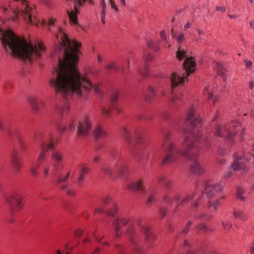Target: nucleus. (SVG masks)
I'll use <instances>...</instances> for the list:
<instances>
[{"instance_id": "0eeeda50", "label": "nucleus", "mask_w": 254, "mask_h": 254, "mask_svg": "<svg viewBox=\"0 0 254 254\" xmlns=\"http://www.w3.org/2000/svg\"><path fill=\"white\" fill-rule=\"evenodd\" d=\"M33 139L36 142L40 143L41 152L38 157V162L40 165L45 160L48 150L55 149L56 143L51 139L50 135H44L40 132L36 133Z\"/></svg>"}, {"instance_id": "f03ea898", "label": "nucleus", "mask_w": 254, "mask_h": 254, "mask_svg": "<svg viewBox=\"0 0 254 254\" xmlns=\"http://www.w3.org/2000/svg\"><path fill=\"white\" fill-rule=\"evenodd\" d=\"M201 118L196 115L195 109L191 108L186 118L183 127V138L185 146L184 150H178L176 144L170 139L168 133L165 135L164 143L162 148L165 152V157L162 160L163 165L173 163L177 155L180 154L192 162L190 165L191 172L195 175H201L205 171L204 167L197 159L200 147L197 143L201 136L200 131L196 127L201 123Z\"/></svg>"}, {"instance_id": "052dcab7", "label": "nucleus", "mask_w": 254, "mask_h": 254, "mask_svg": "<svg viewBox=\"0 0 254 254\" xmlns=\"http://www.w3.org/2000/svg\"><path fill=\"white\" fill-rule=\"evenodd\" d=\"M218 153L221 155L223 156L225 154V150L224 148H219L218 149Z\"/></svg>"}, {"instance_id": "f704fd0d", "label": "nucleus", "mask_w": 254, "mask_h": 254, "mask_svg": "<svg viewBox=\"0 0 254 254\" xmlns=\"http://www.w3.org/2000/svg\"><path fill=\"white\" fill-rule=\"evenodd\" d=\"M197 35L195 36L194 37V41L197 42L199 43L202 39L204 35V33L203 30L201 29H197Z\"/></svg>"}, {"instance_id": "1a4fd4ad", "label": "nucleus", "mask_w": 254, "mask_h": 254, "mask_svg": "<svg viewBox=\"0 0 254 254\" xmlns=\"http://www.w3.org/2000/svg\"><path fill=\"white\" fill-rule=\"evenodd\" d=\"M122 135L127 143L129 148H137L143 143L142 135L139 133L132 134L130 130L127 127H124L122 131Z\"/></svg>"}, {"instance_id": "58836bf2", "label": "nucleus", "mask_w": 254, "mask_h": 254, "mask_svg": "<svg viewBox=\"0 0 254 254\" xmlns=\"http://www.w3.org/2000/svg\"><path fill=\"white\" fill-rule=\"evenodd\" d=\"M192 223L193 222L191 220L188 221L185 227L182 231L181 233L185 234L189 232L190 231V226L192 225Z\"/></svg>"}, {"instance_id": "ea45409f", "label": "nucleus", "mask_w": 254, "mask_h": 254, "mask_svg": "<svg viewBox=\"0 0 254 254\" xmlns=\"http://www.w3.org/2000/svg\"><path fill=\"white\" fill-rule=\"evenodd\" d=\"M137 118L140 120L149 121L151 119V117L148 113L140 115Z\"/></svg>"}, {"instance_id": "5fc2aeb1", "label": "nucleus", "mask_w": 254, "mask_h": 254, "mask_svg": "<svg viewBox=\"0 0 254 254\" xmlns=\"http://www.w3.org/2000/svg\"><path fill=\"white\" fill-rule=\"evenodd\" d=\"M112 199V197L110 196H106L103 198L102 201L105 204H107L110 200Z\"/></svg>"}, {"instance_id": "c03bdc74", "label": "nucleus", "mask_w": 254, "mask_h": 254, "mask_svg": "<svg viewBox=\"0 0 254 254\" xmlns=\"http://www.w3.org/2000/svg\"><path fill=\"white\" fill-rule=\"evenodd\" d=\"M69 110V107L68 105H65L64 107H63L62 109H59V112L60 114H62V115H64V114H66Z\"/></svg>"}, {"instance_id": "7c9ffc66", "label": "nucleus", "mask_w": 254, "mask_h": 254, "mask_svg": "<svg viewBox=\"0 0 254 254\" xmlns=\"http://www.w3.org/2000/svg\"><path fill=\"white\" fill-rule=\"evenodd\" d=\"M70 172H68L65 176H64L63 175H59L58 176V178L57 180V184H61L65 182L70 176Z\"/></svg>"}, {"instance_id": "a18cd8bd", "label": "nucleus", "mask_w": 254, "mask_h": 254, "mask_svg": "<svg viewBox=\"0 0 254 254\" xmlns=\"http://www.w3.org/2000/svg\"><path fill=\"white\" fill-rule=\"evenodd\" d=\"M209 207H213V208L216 210L218 208V207L220 204V199H217L215 202L213 203L209 202Z\"/></svg>"}, {"instance_id": "13d9d810", "label": "nucleus", "mask_w": 254, "mask_h": 254, "mask_svg": "<svg viewBox=\"0 0 254 254\" xmlns=\"http://www.w3.org/2000/svg\"><path fill=\"white\" fill-rule=\"evenodd\" d=\"M49 171V168L48 166H45L44 169V176L45 177H47Z\"/></svg>"}, {"instance_id": "f257e3e1", "label": "nucleus", "mask_w": 254, "mask_h": 254, "mask_svg": "<svg viewBox=\"0 0 254 254\" xmlns=\"http://www.w3.org/2000/svg\"><path fill=\"white\" fill-rule=\"evenodd\" d=\"M55 35L59 42L58 51L56 52L59 62L50 84L57 94L66 99L72 95L81 97L86 95L92 88L96 93L100 94L99 85L93 86L89 77L81 75L77 68L81 44L70 40L61 25L58 26Z\"/></svg>"}, {"instance_id": "4468645a", "label": "nucleus", "mask_w": 254, "mask_h": 254, "mask_svg": "<svg viewBox=\"0 0 254 254\" xmlns=\"http://www.w3.org/2000/svg\"><path fill=\"white\" fill-rule=\"evenodd\" d=\"M172 184V181L169 178H168L164 184L166 192L164 195L163 199L166 203L168 204L171 203L174 199L178 201L180 199V196L179 195H176L174 196L171 194V193L172 192V190H171Z\"/></svg>"}, {"instance_id": "72a5a7b5", "label": "nucleus", "mask_w": 254, "mask_h": 254, "mask_svg": "<svg viewBox=\"0 0 254 254\" xmlns=\"http://www.w3.org/2000/svg\"><path fill=\"white\" fill-rule=\"evenodd\" d=\"M101 6L102 7V12H101V19L103 23L105 22V19L106 17V4L105 0H101Z\"/></svg>"}, {"instance_id": "e433bc0d", "label": "nucleus", "mask_w": 254, "mask_h": 254, "mask_svg": "<svg viewBox=\"0 0 254 254\" xmlns=\"http://www.w3.org/2000/svg\"><path fill=\"white\" fill-rule=\"evenodd\" d=\"M221 223L223 228L226 230L230 229L232 226L231 221L227 219L223 220Z\"/></svg>"}, {"instance_id": "2f4dec72", "label": "nucleus", "mask_w": 254, "mask_h": 254, "mask_svg": "<svg viewBox=\"0 0 254 254\" xmlns=\"http://www.w3.org/2000/svg\"><path fill=\"white\" fill-rule=\"evenodd\" d=\"M201 202V197H199L197 200L193 202L191 207V209L193 213H196L198 212V210H197L198 207L200 205Z\"/></svg>"}, {"instance_id": "9b49d317", "label": "nucleus", "mask_w": 254, "mask_h": 254, "mask_svg": "<svg viewBox=\"0 0 254 254\" xmlns=\"http://www.w3.org/2000/svg\"><path fill=\"white\" fill-rule=\"evenodd\" d=\"M245 159L244 156L239 155L236 153L234 155V162L231 165L229 171L225 175V178H229L232 175V171L234 172L240 171L245 173L246 170V165L244 162Z\"/></svg>"}, {"instance_id": "423d86ee", "label": "nucleus", "mask_w": 254, "mask_h": 254, "mask_svg": "<svg viewBox=\"0 0 254 254\" xmlns=\"http://www.w3.org/2000/svg\"><path fill=\"white\" fill-rule=\"evenodd\" d=\"M240 129H241V131L240 133V136L242 138V135L244 134V128L239 122L234 121L229 125L224 124L218 125L215 127L214 134L216 136L226 138L229 141L228 145L232 147L234 142L233 137L236 132L240 131Z\"/></svg>"}, {"instance_id": "c756f323", "label": "nucleus", "mask_w": 254, "mask_h": 254, "mask_svg": "<svg viewBox=\"0 0 254 254\" xmlns=\"http://www.w3.org/2000/svg\"><path fill=\"white\" fill-rule=\"evenodd\" d=\"M60 189L65 191L68 195L70 196H73L75 194V192L73 190L69 188V186L68 185H62L60 187Z\"/></svg>"}, {"instance_id": "4be33fe9", "label": "nucleus", "mask_w": 254, "mask_h": 254, "mask_svg": "<svg viewBox=\"0 0 254 254\" xmlns=\"http://www.w3.org/2000/svg\"><path fill=\"white\" fill-rule=\"evenodd\" d=\"M82 168L80 172L79 177L78 180V184L81 187L84 179V176L89 172V168L86 167L84 164H80Z\"/></svg>"}, {"instance_id": "20e7f679", "label": "nucleus", "mask_w": 254, "mask_h": 254, "mask_svg": "<svg viewBox=\"0 0 254 254\" xmlns=\"http://www.w3.org/2000/svg\"><path fill=\"white\" fill-rule=\"evenodd\" d=\"M0 40L6 53L26 62L37 60L45 51L42 42L38 41L34 46L11 30H3L0 26Z\"/></svg>"}, {"instance_id": "79ce46f5", "label": "nucleus", "mask_w": 254, "mask_h": 254, "mask_svg": "<svg viewBox=\"0 0 254 254\" xmlns=\"http://www.w3.org/2000/svg\"><path fill=\"white\" fill-rule=\"evenodd\" d=\"M39 167V165H37L36 167H35L34 166H31L30 168V171L31 173V174L33 177H36L38 174V169Z\"/></svg>"}, {"instance_id": "2eb2a0df", "label": "nucleus", "mask_w": 254, "mask_h": 254, "mask_svg": "<svg viewBox=\"0 0 254 254\" xmlns=\"http://www.w3.org/2000/svg\"><path fill=\"white\" fill-rule=\"evenodd\" d=\"M205 193L208 198H210L217 192L221 191L222 186L217 183H210L207 182L205 183Z\"/></svg>"}, {"instance_id": "774afa93", "label": "nucleus", "mask_w": 254, "mask_h": 254, "mask_svg": "<svg viewBox=\"0 0 254 254\" xmlns=\"http://www.w3.org/2000/svg\"><path fill=\"white\" fill-rule=\"evenodd\" d=\"M252 64V62L251 61H248L246 62V66L247 67H249Z\"/></svg>"}, {"instance_id": "9d476101", "label": "nucleus", "mask_w": 254, "mask_h": 254, "mask_svg": "<svg viewBox=\"0 0 254 254\" xmlns=\"http://www.w3.org/2000/svg\"><path fill=\"white\" fill-rule=\"evenodd\" d=\"M126 171V166L122 160L118 161L113 167L105 164L101 168V172L109 177H111L114 175L121 176L124 175Z\"/></svg>"}, {"instance_id": "39448f33", "label": "nucleus", "mask_w": 254, "mask_h": 254, "mask_svg": "<svg viewBox=\"0 0 254 254\" xmlns=\"http://www.w3.org/2000/svg\"><path fill=\"white\" fill-rule=\"evenodd\" d=\"M177 58L180 61L183 60L184 58H186V60L183 64L185 73H183V75H179L176 72H173L172 73L171 80L173 88L179 85L183 84L187 77L194 72L196 66L194 58L193 57H189L187 51L183 49L181 46L178 47L177 52Z\"/></svg>"}, {"instance_id": "5701e85b", "label": "nucleus", "mask_w": 254, "mask_h": 254, "mask_svg": "<svg viewBox=\"0 0 254 254\" xmlns=\"http://www.w3.org/2000/svg\"><path fill=\"white\" fill-rule=\"evenodd\" d=\"M215 68L218 74L222 77L224 81H226L227 80V76L224 73V71H225V67L224 65L220 63L216 62Z\"/></svg>"}, {"instance_id": "8fccbe9b", "label": "nucleus", "mask_w": 254, "mask_h": 254, "mask_svg": "<svg viewBox=\"0 0 254 254\" xmlns=\"http://www.w3.org/2000/svg\"><path fill=\"white\" fill-rule=\"evenodd\" d=\"M76 123L74 121L70 120L69 122L68 129L70 130H74L75 128Z\"/></svg>"}, {"instance_id": "09e8293b", "label": "nucleus", "mask_w": 254, "mask_h": 254, "mask_svg": "<svg viewBox=\"0 0 254 254\" xmlns=\"http://www.w3.org/2000/svg\"><path fill=\"white\" fill-rule=\"evenodd\" d=\"M109 3L110 4L111 8L114 9L116 12H118L119 11V8L116 5L114 0H109Z\"/></svg>"}, {"instance_id": "680f3d73", "label": "nucleus", "mask_w": 254, "mask_h": 254, "mask_svg": "<svg viewBox=\"0 0 254 254\" xmlns=\"http://www.w3.org/2000/svg\"><path fill=\"white\" fill-rule=\"evenodd\" d=\"M216 10L221 12H224L226 11V8L224 6H217Z\"/></svg>"}, {"instance_id": "a19ab883", "label": "nucleus", "mask_w": 254, "mask_h": 254, "mask_svg": "<svg viewBox=\"0 0 254 254\" xmlns=\"http://www.w3.org/2000/svg\"><path fill=\"white\" fill-rule=\"evenodd\" d=\"M211 136H207L205 137V140L204 141V144L205 146V147L207 149H209L211 147Z\"/></svg>"}, {"instance_id": "49530a36", "label": "nucleus", "mask_w": 254, "mask_h": 254, "mask_svg": "<svg viewBox=\"0 0 254 254\" xmlns=\"http://www.w3.org/2000/svg\"><path fill=\"white\" fill-rule=\"evenodd\" d=\"M168 178L164 175H160L158 178V182L159 184H164L165 183L166 181L168 180Z\"/></svg>"}, {"instance_id": "864d4df0", "label": "nucleus", "mask_w": 254, "mask_h": 254, "mask_svg": "<svg viewBox=\"0 0 254 254\" xmlns=\"http://www.w3.org/2000/svg\"><path fill=\"white\" fill-rule=\"evenodd\" d=\"M113 205H114V208H113V209L110 211H108V214L111 216H113L116 213L117 211V208L116 207V205L115 203H114L113 204Z\"/></svg>"}, {"instance_id": "603ef678", "label": "nucleus", "mask_w": 254, "mask_h": 254, "mask_svg": "<svg viewBox=\"0 0 254 254\" xmlns=\"http://www.w3.org/2000/svg\"><path fill=\"white\" fill-rule=\"evenodd\" d=\"M167 208L164 207H161L159 211V214L161 217V218H163L167 214Z\"/></svg>"}, {"instance_id": "dca6fc26", "label": "nucleus", "mask_w": 254, "mask_h": 254, "mask_svg": "<svg viewBox=\"0 0 254 254\" xmlns=\"http://www.w3.org/2000/svg\"><path fill=\"white\" fill-rule=\"evenodd\" d=\"M119 97V93L117 92L113 93L111 97V103L110 105L103 107L102 109V113L103 115L108 117L110 114L111 109L116 110L118 113L121 112L120 109L116 105V101Z\"/></svg>"}, {"instance_id": "3c124183", "label": "nucleus", "mask_w": 254, "mask_h": 254, "mask_svg": "<svg viewBox=\"0 0 254 254\" xmlns=\"http://www.w3.org/2000/svg\"><path fill=\"white\" fill-rule=\"evenodd\" d=\"M147 44L149 48L152 49L156 51L158 50V48L154 46V42L152 40L148 41Z\"/></svg>"}, {"instance_id": "0e129e2a", "label": "nucleus", "mask_w": 254, "mask_h": 254, "mask_svg": "<svg viewBox=\"0 0 254 254\" xmlns=\"http://www.w3.org/2000/svg\"><path fill=\"white\" fill-rule=\"evenodd\" d=\"M93 237L95 239V240H96L97 242H100L101 240L103 238V237H101V238H99V237H96L95 234H94V233L93 234Z\"/></svg>"}, {"instance_id": "4c0bfd02", "label": "nucleus", "mask_w": 254, "mask_h": 254, "mask_svg": "<svg viewBox=\"0 0 254 254\" xmlns=\"http://www.w3.org/2000/svg\"><path fill=\"white\" fill-rule=\"evenodd\" d=\"M105 68L107 69H115L117 71L120 70V68L116 65L115 63H110L105 65Z\"/></svg>"}, {"instance_id": "7ed1b4c3", "label": "nucleus", "mask_w": 254, "mask_h": 254, "mask_svg": "<svg viewBox=\"0 0 254 254\" xmlns=\"http://www.w3.org/2000/svg\"><path fill=\"white\" fill-rule=\"evenodd\" d=\"M114 228L115 237H120L122 234V226H127L126 234L129 242L133 253L135 254L144 253L139 239V233L142 232L145 240L149 247L151 245L156 237L150 232V228L145 222L143 218H131L122 217L114 220L113 222Z\"/></svg>"}, {"instance_id": "37998d69", "label": "nucleus", "mask_w": 254, "mask_h": 254, "mask_svg": "<svg viewBox=\"0 0 254 254\" xmlns=\"http://www.w3.org/2000/svg\"><path fill=\"white\" fill-rule=\"evenodd\" d=\"M57 128L61 134H63L66 130V127L65 124L61 123L58 125Z\"/></svg>"}, {"instance_id": "e2e57ef3", "label": "nucleus", "mask_w": 254, "mask_h": 254, "mask_svg": "<svg viewBox=\"0 0 254 254\" xmlns=\"http://www.w3.org/2000/svg\"><path fill=\"white\" fill-rule=\"evenodd\" d=\"M160 37L163 40L166 41V33L164 31H162L160 33Z\"/></svg>"}, {"instance_id": "c9c22d12", "label": "nucleus", "mask_w": 254, "mask_h": 254, "mask_svg": "<svg viewBox=\"0 0 254 254\" xmlns=\"http://www.w3.org/2000/svg\"><path fill=\"white\" fill-rule=\"evenodd\" d=\"M196 229L198 231H202L204 233H207L209 231V229L205 223L199 224L196 227Z\"/></svg>"}, {"instance_id": "bf43d9fd", "label": "nucleus", "mask_w": 254, "mask_h": 254, "mask_svg": "<svg viewBox=\"0 0 254 254\" xmlns=\"http://www.w3.org/2000/svg\"><path fill=\"white\" fill-rule=\"evenodd\" d=\"M116 247H117V248L118 250V252L119 253V254H123V253L124 252V248L122 246H117Z\"/></svg>"}, {"instance_id": "f3484780", "label": "nucleus", "mask_w": 254, "mask_h": 254, "mask_svg": "<svg viewBox=\"0 0 254 254\" xmlns=\"http://www.w3.org/2000/svg\"><path fill=\"white\" fill-rule=\"evenodd\" d=\"M51 159L53 162L54 170H57L63 161L64 154L61 151L54 150L51 153Z\"/></svg>"}, {"instance_id": "bb28decb", "label": "nucleus", "mask_w": 254, "mask_h": 254, "mask_svg": "<svg viewBox=\"0 0 254 254\" xmlns=\"http://www.w3.org/2000/svg\"><path fill=\"white\" fill-rule=\"evenodd\" d=\"M105 134V132L101 126H97L94 129L93 135L96 139L104 136Z\"/></svg>"}, {"instance_id": "ddd939ff", "label": "nucleus", "mask_w": 254, "mask_h": 254, "mask_svg": "<svg viewBox=\"0 0 254 254\" xmlns=\"http://www.w3.org/2000/svg\"><path fill=\"white\" fill-rule=\"evenodd\" d=\"M90 128V121L89 117L86 116L81 119L78 123L77 132V136H85L87 135Z\"/></svg>"}, {"instance_id": "6ab92c4d", "label": "nucleus", "mask_w": 254, "mask_h": 254, "mask_svg": "<svg viewBox=\"0 0 254 254\" xmlns=\"http://www.w3.org/2000/svg\"><path fill=\"white\" fill-rule=\"evenodd\" d=\"M10 163L14 171L19 172L21 169V164L17 154L15 152H13L11 154Z\"/></svg>"}, {"instance_id": "a211bd4d", "label": "nucleus", "mask_w": 254, "mask_h": 254, "mask_svg": "<svg viewBox=\"0 0 254 254\" xmlns=\"http://www.w3.org/2000/svg\"><path fill=\"white\" fill-rule=\"evenodd\" d=\"M27 102L31 105V108L34 113H37L39 111V106L41 105L44 106V102L41 100H38L34 96H30L27 98Z\"/></svg>"}, {"instance_id": "473e14b6", "label": "nucleus", "mask_w": 254, "mask_h": 254, "mask_svg": "<svg viewBox=\"0 0 254 254\" xmlns=\"http://www.w3.org/2000/svg\"><path fill=\"white\" fill-rule=\"evenodd\" d=\"M244 193V190H243L241 188H240L239 187H237L236 194V198L241 201H245L246 199V198L243 195Z\"/></svg>"}, {"instance_id": "69168bd1", "label": "nucleus", "mask_w": 254, "mask_h": 254, "mask_svg": "<svg viewBox=\"0 0 254 254\" xmlns=\"http://www.w3.org/2000/svg\"><path fill=\"white\" fill-rule=\"evenodd\" d=\"M97 61L99 64H101L102 62V58L99 54L97 55Z\"/></svg>"}, {"instance_id": "412c9836", "label": "nucleus", "mask_w": 254, "mask_h": 254, "mask_svg": "<svg viewBox=\"0 0 254 254\" xmlns=\"http://www.w3.org/2000/svg\"><path fill=\"white\" fill-rule=\"evenodd\" d=\"M155 95L156 92L154 88L152 86H149L145 94L144 99L146 102H151L154 100Z\"/></svg>"}, {"instance_id": "f8f14e48", "label": "nucleus", "mask_w": 254, "mask_h": 254, "mask_svg": "<svg viewBox=\"0 0 254 254\" xmlns=\"http://www.w3.org/2000/svg\"><path fill=\"white\" fill-rule=\"evenodd\" d=\"M22 196L20 195H10L6 198V201L13 215L15 211L22 208Z\"/></svg>"}, {"instance_id": "a878e982", "label": "nucleus", "mask_w": 254, "mask_h": 254, "mask_svg": "<svg viewBox=\"0 0 254 254\" xmlns=\"http://www.w3.org/2000/svg\"><path fill=\"white\" fill-rule=\"evenodd\" d=\"M153 59L151 55H147L145 57V65L143 71H140V73L142 76L146 77L149 75V69L146 63L151 61Z\"/></svg>"}, {"instance_id": "393cba45", "label": "nucleus", "mask_w": 254, "mask_h": 254, "mask_svg": "<svg viewBox=\"0 0 254 254\" xmlns=\"http://www.w3.org/2000/svg\"><path fill=\"white\" fill-rule=\"evenodd\" d=\"M233 215L236 218L240 219L243 221H246L248 219V216L245 212L240 209L235 208L233 211Z\"/></svg>"}, {"instance_id": "338daca9", "label": "nucleus", "mask_w": 254, "mask_h": 254, "mask_svg": "<svg viewBox=\"0 0 254 254\" xmlns=\"http://www.w3.org/2000/svg\"><path fill=\"white\" fill-rule=\"evenodd\" d=\"M123 6L125 7L127 6V2L126 0H119Z\"/></svg>"}, {"instance_id": "4d7b16f0", "label": "nucleus", "mask_w": 254, "mask_h": 254, "mask_svg": "<svg viewBox=\"0 0 254 254\" xmlns=\"http://www.w3.org/2000/svg\"><path fill=\"white\" fill-rule=\"evenodd\" d=\"M56 21V19L54 18H51L49 19V22L48 24L50 26H53L54 25L55 22Z\"/></svg>"}, {"instance_id": "cd10ccee", "label": "nucleus", "mask_w": 254, "mask_h": 254, "mask_svg": "<svg viewBox=\"0 0 254 254\" xmlns=\"http://www.w3.org/2000/svg\"><path fill=\"white\" fill-rule=\"evenodd\" d=\"M212 87L208 85H205L203 89V94L204 96H207V100H210L212 99L213 94L212 93Z\"/></svg>"}, {"instance_id": "6e6d98bb", "label": "nucleus", "mask_w": 254, "mask_h": 254, "mask_svg": "<svg viewBox=\"0 0 254 254\" xmlns=\"http://www.w3.org/2000/svg\"><path fill=\"white\" fill-rule=\"evenodd\" d=\"M83 234V232L82 231L80 230H77L76 231H75V233H74V234H75V236L77 237H80L82 236Z\"/></svg>"}, {"instance_id": "de8ad7c7", "label": "nucleus", "mask_w": 254, "mask_h": 254, "mask_svg": "<svg viewBox=\"0 0 254 254\" xmlns=\"http://www.w3.org/2000/svg\"><path fill=\"white\" fill-rule=\"evenodd\" d=\"M196 217L199 218L204 219L205 220H209L210 218V216H207L205 213H201L197 214Z\"/></svg>"}, {"instance_id": "aec40b11", "label": "nucleus", "mask_w": 254, "mask_h": 254, "mask_svg": "<svg viewBox=\"0 0 254 254\" xmlns=\"http://www.w3.org/2000/svg\"><path fill=\"white\" fill-rule=\"evenodd\" d=\"M183 94L182 92L175 93L172 91V96L170 99L171 106L175 108L176 106H179L183 100Z\"/></svg>"}, {"instance_id": "c85d7f7f", "label": "nucleus", "mask_w": 254, "mask_h": 254, "mask_svg": "<svg viewBox=\"0 0 254 254\" xmlns=\"http://www.w3.org/2000/svg\"><path fill=\"white\" fill-rule=\"evenodd\" d=\"M171 35L173 38H175L177 39V41L179 43L183 42L185 40L184 33L181 32L180 33L179 35L177 36V33L174 31L173 29H172L171 30Z\"/></svg>"}, {"instance_id": "6e6552de", "label": "nucleus", "mask_w": 254, "mask_h": 254, "mask_svg": "<svg viewBox=\"0 0 254 254\" xmlns=\"http://www.w3.org/2000/svg\"><path fill=\"white\" fill-rule=\"evenodd\" d=\"M127 188L132 191L145 193L146 194V203L147 204H152L156 201L155 193L152 190L147 191L146 188L142 185V180L141 179L128 183Z\"/></svg>"}, {"instance_id": "b1692460", "label": "nucleus", "mask_w": 254, "mask_h": 254, "mask_svg": "<svg viewBox=\"0 0 254 254\" xmlns=\"http://www.w3.org/2000/svg\"><path fill=\"white\" fill-rule=\"evenodd\" d=\"M195 195V193L188 194L187 196L183 197L182 200L180 201V203H178L179 201H176V202H177V207L185 206L186 204L190 202L192 200V199L194 198Z\"/></svg>"}]
</instances>
